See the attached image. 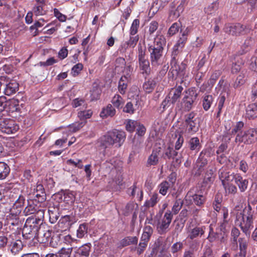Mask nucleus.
Returning <instances> with one entry per match:
<instances>
[{
	"instance_id": "f257e3e1",
	"label": "nucleus",
	"mask_w": 257,
	"mask_h": 257,
	"mask_svg": "<svg viewBox=\"0 0 257 257\" xmlns=\"http://www.w3.org/2000/svg\"><path fill=\"white\" fill-rule=\"evenodd\" d=\"M239 206H236L234 211L236 213L235 223L241 228L242 231L249 236L251 230L253 228V215L254 211L248 205L243 210L240 209Z\"/></svg>"
},
{
	"instance_id": "f03ea898",
	"label": "nucleus",
	"mask_w": 257,
	"mask_h": 257,
	"mask_svg": "<svg viewBox=\"0 0 257 257\" xmlns=\"http://www.w3.org/2000/svg\"><path fill=\"white\" fill-rule=\"evenodd\" d=\"M125 139V133L117 130H113L108 132L105 135L101 137L98 140L99 146L105 149L117 144L120 147Z\"/></svg>"
},
{
	"instance_id": "7ed1b4c3",
	"label": "nucleus",
	"mask_w": 257,
	"mask_h": 257,
	"mask_svg": "<svg viewBox=\"0 0 257 257\" xmlns=\"http://www.w3.org/2000/svg\"><path fill=\"white\" fill-rule=\"evenodd\" d=\"M257 141V130L254 128L241 131L237 133L235 142L239 145L243 143L244 145H250Z\"/></svg>"
},
{
	"instance_id": "20e7f679",
	"label": "nucleus",
	"mask_w": 257,
	"mask_h": 257,
	"mask_svg": "<svg viewBox=\"0 0 257 257\" xmlns=\"http://www.w3.org/2000/svg\"><path fill=\"white\" fill-rule=\"evenodd\" d=\"M189 33V29L186 28L181 33V35L179 40L173 47L172 52V58H176V56L182 51L187 40V37Z\"/></svg>"
},
{
	"instance_id": "39448f33",
	"label": "nucleus",
	"mask_w": 257,
	"mask_h": 257,
	"mask_svg": "<svg viewBox=\"0 0 257 257\" xmlns=\"http://www.w3.org/2000/svg\"><path fill=\"white\" fill-rule=\"evenodd\" d=\"M19 125L13 120L0 118V131L7 134H14L19 130Z\"/></svg>"
},
{
	"instance_id": "423d86ee",
	"label": "nucleus",
	"mask_w": 257,
	"mask_h": 257,
	"mask_svg": "<svg viewBox=\"0 0 257 257\" xmlns=\"http://www.w3.org/2000/svg\"><path fill=\"white\" fill-rule=\"evenodd\" d=\"M225 33L232 36H239L246 33L245 27L239 23L226 25L223 29Z\"/></svg>"
},
{
	"instance_id": "0eeeda50",
	"label": "nucleus",
	"mask_w": 257,
	"mask_h": 257,
	"mask_svg": "<svg viewBox=\"0 0 257 257\" xmlns=\"http://www.w3.org/2000/svg\"><path fill=\"white\" fill-rule=\"evenodd\" d=\"M173 215L170 211L165 212L162 219L158 223L157 229L160 234L166 232L172 221Z\"/></svg>"
},
{
	"instance_id": "6e6552de",
	"label": "nucleus",
	"mask_w": 257,
	"mask_h": 257,
	"mask_svg": "<svg viewBox=\"0 0 257 257\" xmlns=\"http://www.w3.org/2000/svg\"><path fill=\"white\" fill-rule=\"evenodd\" d=\"M205 200V198L203 195L195 194L192 190L188 191L185 197V201L188 204H192L194 202L198 206L203 204Z\"/></svg>"
},
{
	"instance_id": "1a4fd4ad",
	"label": "nucleus",
	"mask_w": 257,
	"mask_h": 257,
	"mask_svg": "<svg viewBox=\"0 0 257 257\" xmlns=\"http://www.w3.org/2000/svg\"><path fill=\"white\" fill-rule=\"evenodd\" d=\"M163 50L160 48H157L150 46L149 51L150 52V58L153 65H158L161 63V58L163 55Z\"/></svg>"
},
{
	"instance_id": "9d476101",
	"label": "nucleus",
	"mask_w": 257,
	"mask_h": 257,
	"mask_svg": "<svg viewBox=\"0 0 257 257\" xmlns=\"http://www.w3.org/2000/svg\"><path fill=\"white\" fill-rule=\"evenodd\" d=\"M170 65V70L175 72L176 75H179L183 78L185 77L186 65L184 63L182 62L179 65L176 58H172Z\"/></svg>"
},
{
	"instance_id": "9b49d317",
	"label": "nucleus",
	"mask_w": 257,
	"mask_h": 257,
	"mask_svg": "<svg viewBox=\"0 0 257 257\" xmlns=\"http://www.w3.org/2000/svg\"><path fill=\"white\" fill-rule=\"evenodd\" d=\"M186 95L183 99V103L186 110L189 111L191 109L194 101L196 99L197 94L193 90H188Z\"/></svg>"
},
{
	"instance_id": "f8f14e48",
	"label": "nucleus",
	"mask_w": 257,
	"mask_h": 257,
	"mask_svg": "<svg viewBox=\"0 0 257 257\" xmlns=\"http://www.w3.org/2000/svg\"><path fill=\"white\" fill-rule=\"evenodd\" d=\"M116 65L115 70L119 71V67L123 68L122 72L123 73L124 75L127 76L128 78L130 76L131 73L133 70V68L132 67L131 65L128 64L126 65L125 59L121 57L116 59Z\"/></svg>"
},
{
	"instance_id": "ddd939ff",
	"label": "nucleus",
	"mask_w": 257,
	"mask_h": 257,
	"mask_svg": "<svg viewBox=\"0 0 257 257\" xmlns=\"http://www.w3.org/2000/svg\"><path fill=\"white\" fill-rule=\"evenodd\" d=\"M219 176L222 185L225 186L229 184L233 180L235 181L236 174L230 173L227 170L222 168L219 170Z\"/></svg>"
},
{
	"instance_id": "4468645a",
	"label": "nucleus",
	"mask_w": 257,
	"mask_h": 257,
	"mask_svg": "<svg viewBox=\"0 0 257 257\" xmlns=\"http://www.w3.org/2000/svg\"><path fill=\"white\" fill-rule=\"evenodd\" d=\"M36 4L34 5L32 13L37 16H43L47 13L45 0H36Z\"/></svg>"
},
{
	"instance_id": "2eb2a0df",
	"label": "nucleus",
	"mask_w": 257,
	"mask_h": 257,
	"mask_svg": "<svg viewBox=\"0 0 257 257\" xmlns=\"http://www.w3.org/2000/svg\"><path fill=\"white\" fill-rule=\"evenodd\" d=\"M39 241L44 243H47L50 242L52 245H53L52 240L54 239V237H51L52 232L49 230H42L41 228L37 231Z\"/></svg>"
},
{
	"instance_id": "dca6fc26",
	"label": "nucleus",
	"mask_w": 257,
	"mask_h": 257,
	"mask_svg": "<svg viewBox=\"0 0 257 257\" xmlns=\"http://www.w3.org/2000/svg\"><path fill=\"white\" fill-rule=\"evenodd\" d=\"M37 232V227L35 225L33 227L32 225L27 223L26 222L25 225L23 229V236L26 239H32Z\"/></svg>"
},
{
	"instance_id": "f3484780",
	"label": "nucleus",
	"mask_w": 257,
	"mask_h": 257,
	"mask_svg": "<svg viewBox=\"0 0 257 257\" xmlns=\"http://www.w3.org/2000/svg\"><path fill=\"white\" fill-rule=\"evenodd\" d=\"M183 89L181 86H178L171 89L168 97L170 99L171 103H175L180 98Z\"/></svg>"
},
{
	"instance_id": "a211bd4d",
	"label": "nucleus",
	"mask_w": 257,
	"mask_h": 257,
	"mask_svg": "<svg viewBox=\"0 0 257 257\" xmlns=\"http://www.w3.org/2000/svg\"><path fill=\"white\" fill-rule=\"evenodd\" d=\"M18 89L19 84L15 81H12L6 84L4 93L7 95H11L15 93Z\"/></svg>"
},
{
	"instance_id": "6ab92c4d",
	"label": "nucleus",
	"mask_w": 257,
	"mask_h": 257,
	"mask_svg": "<svg viewBox=\"0 0 257 257\" xmlns=\"http://www.w3.org/2000/svg\"><path fill=\"white\" fill-rule=\"evenodd\" d=\"M23 248V244L21 240H16L13 241L9 245V249L11 252L15 255L21 251Z\"/></svg>"
},
{
	"instance_id": "aec40b11",
	"label": "nucleus",
	"mask_w": 257,
	"mask_h": 257,
	"mask_svg": "<svg viewBox=\"0 0 257 257\" xmlns=\"http://www.w3.org/2000/svg\"><path fill=\"white\" fill-rule=\"evenodd\" d=\"M204 233V228L203 227H196L187 231V238L193 240L194 238L198 237L199 235H202Z\"/></svg>"
},
{
	"instance_id": "412c9836",
	"label": "nucleus",
	"mask_w": 257,
	"mask_h": 257,
	"mask_svg": "<svg viewBox=\"0 0 257 257\" xmlns=\"http://www.w3.org/2000/svg\"><path fill=\"white\" fill-rule=\"evenodd\" d=\"M246 116L249 119L257 117V102L248 105L246 110Z\"/></svg>"
},
{
	"instance_id": "4be33fe9",
	"label": "nucleus",
	"mask_w": 257,
	"mask_h": 257,
	"mask_svg": "<svg viewBox=\"0 0 257 257\" xmlns=\"http://www.w3.org/2000/svg\"><path fill=\"white\" fill-rule=\"evenodd\" d=\"M188 147L190 150L198 152L201 148L199 138L197 137L191 138L188 141Z\"/></svg>"
},
{
	"instance_id": "5701e85b",
	"label": "nucleus",
	"mask_w": 257,
	"mask_h": 257,
	"mask_svg": "<svg viewBox=\"0 0 257 257\" xmlns=\"http://www.w3.org/2000/svg\"><path fill=\"white\" fill-rule=\"evenodd\" d=\"M235 182L241 192H244L247 189L248 183V180L243 179L239 174H236Z\"/></svg>"
},
{
	"instance_id": "b1692460",
	"label": "nucleus",
	"mask_w": 257,
	"mask_h": 257,
	"mask_svg": "<svg viewBox=\"0 0 257 257\" xmlns=\"http://www.w3.org/2000/svg\"><path fill=\"white\" fill-rule=\"evenodd\" d=\"M115 109L113 107L111 104H108L105 107H104L100 115L101 117H107L108 116L112 117L115 114Z\"/></svg>"
},
{
	"instance_id": "393cba45",
	"label": "nucleus",
	"mask_w": 257,
	"mask_h": 257,
	"mask_svg": "<svg viewBox=\"0 0 257 257\" xmlns=\"http://www.w3.org/2000/svg\"><path fill=\"white\" fill-rule=\"evenodd\" d=\"M90 250V244H85L80 247L77 251V257H88Z\"/></svg>"
},
{
	"instance_id": "a878e982",
	"label": "nucleus",
	"mask_w": 257,
	"mask_h": 257,
	"mask_svg": "<svg viewBox=\"0 0 257 257\" xmlns=\"http://www.w3.org/2000/svg\"><path fill=\"white\" fill-rule=\"evenodd\" d=\"M166 43L165 37L162 35H158L154 39V45L151 46L163 50V47L165 45Z\"/></svg>"
},
{
	"instance_id": "bb28decb",
	"label": "nucleus",
	"mask_w": 257,
	"mask_h": 257,
	"mask_svg": "<svg viewBox=\"0 0 257 257\" xmlns=\"http://www.w3.org/2000/svg\"><path fill=\"white\" fill-rule=\"evenodd\" d=\"M139 67L142 73L149 74L150 72V62L148 59L139 60Z\"/></svg>"
},
{
	"instance_id": "cd10ccee",
	"label": "nucleus",
	"mask_w": 257,
	"mask_h": 257,
	"mask_svg": "<svg viewBox=\"0 0 257 257\" xmlns=\"http://www.w3.org/2000/svg\"><path fill=\"white\" fill-rule=\"evenodd\" d=\"M128 78L127 76L123 75L122 76L118 83V91L121 94H124L125 90L127 88V83L128 82Z\"/></svg>"
},
{
	"instance_id": "c85d7f7f",
	"label": "nucleus",
	"mask_w": 257,
	"mask_h": 257,
	"mask_svg": "<svg viewBox=\"0 0 257 257\" xmlns=\"http://www.w3.org/2000/svg\"><path fill=\"white\" fill-rule=\"evenodd\" d=\"M159 153L157 151L153 150L151 155L149 157L147 160V164L149 166H155L159 161Z\"/></svg>"
},
{
	"instance_id": "c756f323",
	"label": "nucleus",
	"mask_w": 257,
	"mask_h": 257,
	"mask_svg": "<svg viewBox=\"0 0 257 257\" xmlns=\"http://www.w3.org/2000/svg\"><path fill=\"white\" fill-rule=\"evenodd\" d=\"M188 120L186 122V131L190 134H193L198 131L199 125L193 120Z\"/></svg>"
},
{
	"instance_id": "7c9ffc66",
	"label": "nucleus",
	"mask_w": 257,
	"mask_h": 257,
	"mask_svg": "<svg viewBox=\"0 0 257 257\" xmlns=\"http://www.w3.org/2000/svg\"><path fill=\"white\" fill-rule=\"evenodd\" d=\"M111 103L114 106L119 109L122 107L124 100L120 95L115 94L111 99Z\"/></svg>"
},
{
	"instance_id": "2f4dec72",
	"label": "nucleus",
	"mask_w": 257,
	"mask_h": 257,
	"mask_svg": "<svg viewBox=\"0 0 257 257\" xmlns=\"http://www.w3.org/2000/svg\"><path fill=\"white\" fill-rule=\"evenodd\" d=\"M9 166L4 162H0V179L3 180L6 178L10 172Z\"/></svg>"
},
{
	"instance_id": "473e14b6",
	"label": "nucleus",
	"mask_w": 257,
	"mask_h": 257,
	"mask_svg": "<svg viewBox=\"0 0 257 257\" xmlns=\"http://www.w3.org/2000/svg\"><path fill=\"white\" fill-rule=\"evenodd\" d=\"M72 106L74 108L80 107V109H83L87 108V104L84 99L77 98L72 101Z\"/></svg>"
},
{
	"instance_id": "72a5a7b5",
	"label": "nucleus",
	"mask_w": 257,
	"mask_h": 257,
	"mask_svg": "<svg viewBox=\"0 0 257 257\" xmlns=\"http://www.w3.org/2000/svg\"><path fill=\"white\" fill-rule=\"evenodd\" d=\"M92 111L91 109L80 110L78 112V117L81 120H84L86 119L89 118L92 115Z\"/></svg>"
},
{
	"instance_id": "f704fd0d",
	"label": "nucleus",
	"mask_w": 257,
	"mask_h": 257,
	"mask_svg": "<svg viewBox=\"0 0 257 257\" xmlns=\"http://www.w3.org/2000/svg\"><path fill=\"white\" fill-rule=\"evenodd\" d=\"M12 196L13 200L11 201L14 203V205L16 208L21 207L23 206L25 198L23 196L15 195V196H14V194H12Z\"/></svg>"
},
{
	"instance_id": "c9c22d12",
	"label": "nucleus",
	"mask_w": 257,
	"mask_h": 257,
	"mask_svg": "<svg viewBox=\"0 0 257 257\" xmlns=\"http://www.w3.org/2000/svg\"><path fill=\"white\" fill-rule=\"evenodd\" d=\"M138 240V239L136 236H127L121 240L120 244L123 246L130 244H136L137 243Z\"/></svg>"
},
{
	"instance_id": "e433bc0d",
	"label": "nucleus",
	"mask_w": 257,
	"mask_h": 257,
	"mask_svg": "<svg viewBox=\"0 0 257 257\" xmlns=\"http://www.w3.org/2000/svg\"><path fill=\"white\" fill-rule=\"evenodd\" d=\"M213 101V99L212 95H206L203 97L202 105L205 110L207 111L210 108Z\"/></svg>"
},
{
	"instance_id": "4c0bfd02",
	"label": "nucleus",
	"mask_w": 257,
	"mask_h": 257,
	"mask_svg": "<svg viewBox=\"0 0 257 257\" xmlns=\"http://www.w3.org/2000/svg\"><path fill=\"white\" fill-rule=\"evenodd\" d=\"M155 85L156 83L154 80L149 79L144 83L143 89L147 93H150L154 90Z\"/></svg>"
},
{
	"instance_id": "58836bf2",
	"label": "nucleus",
	"mask_w": 257,
	"mask_h": 257,
	"mask_svg": "<svg viewBox=\"0 0 257 257\" xmlns=\"http://www.w3.org/2000/svg\"><path fill=\"white\" fill-rule=\"evenodd\" d=\"M158 202V195L157 193H154L152 195L151 198L147 200L144 205L147 207H151L154 206Z\"/></svg>"
},
{
	"instance_id": "ea45409f",
	"label": "nucleus",
	"mask_w": 257,
	"mask_h": 257,
	"mask_svg": "<svg viewBox=\"0 0 257 257\" xmlns=\"http://www.w3.org/2000/svg\"><path fill=\"white\" fill-rule=\"evenodd\" d=\"M87 225L86 224L83 223L79 225L77 230V236L78 238H82L87 233Z\"/></svg>"
},
{
	"instance_id": "a19ab883",
	"label": "nucleus",
	"mask_w": 257,
	"mask_h": 257,
	"mask_svg": "<svg viewBox=\"0 0 257 257\" xmlns=\"http://www.w3.org/2000/svg\"><path fill=\"white\" fill-rule=\"evenodd\" d=\"M170 187V183L166 181L162 182L158 186L159 189V193L163 196H165L167 193V191Z\"/></svg>"
},
{
	"instance_id": "79ce46f5",
	"label": "nucleus",
	"mask_w": 257,
	"mask_h": 257,
	"mask_svg": "<svg viewBox=\"0 0 257 257\" xmlns=\"http://www.w3.org/2000/svg\"><path fill=\"white\" fill-rule=\"evenodd\" d=\"M138 59L139 60L147 59L146 55V48L144 44L139 43L138 45Z\"/></svg>"
},
{
	"instance_id": "37998d69",
	"label": "nucleus",
	"mask_w": 257,
	"mask_h": 257,
	"mask_svg": "<svg viewBox=\"0 0 257 257\" xmlns=\"http://www.w3.org/2000/svg\"><path fill=\"white\" fill-rule=\"evenodd\" d=\"M139 122L136 120L128 119L127 120L125 124V128L127 131L132 133L135 131Z\"/></svg>"
},
{
	"instance_id": "c03bdc74",
	"label": "nucleus",
	"mask_w": 257,
	"mask_h": 257,
	"mask_svg": "<svg viewBox=\"0 0 257 257\" xmlns=\"http://www.w3.org/2000/svg\"><path fill=\"white\" fill-rule=\"evenodd\" d=\"M139 25L140 21L138 19H135L133 21L130 30V35L134 36L138 33Z\"/></svg>"
},
{
	"instance_id": "a18cd8bd",
	"label": "nucleus",
	"mask_w": 257,
	"mask_h": 257,
	"mask_svg": "<svg viewBox=\"0 0 257 257\" xmlns=\"http://www.w3.org/2000/svg\"><path fill=\"white\" fill-rule=\"evenodd\" d=\"M83 65L82 63H78L75 65L71 69V74L73 76L79 75L83 69Z\"/></svg>"
},
{
	"instance_id": "49530a36",
	"label": "nucleus",
	"mask_w": 257,
	"mask_h": 257,
	"mask_svg": "<svg viewBox=\"0 0 257 257\" xmlns=\"http://www.w3.org/2000/svg\"><path fill=\"white\" fill-rule=\"evenodd\" d=\"M72 251V247H63L58 251L59 257H70Z\"/></svg>"
},
{
	"instance_id": "de8ad7c7",
	"label": "nucleus",
	"mask_w": 257,
	"mask_h": 257,
	"mask_svg": "<svg viewBox=\"0 0 257 257\" xmlns=\"http://www.w3.org/2000/svg\"><path fill=\"white\" fill-rule=\"evenodd\" d=\"M42 220L36 217V216L35 217V218H29L26 220L27 223L32 224L33 227L35 225V227H37V229L38 228V226L42 223ZM38 230L37 229V231Z\"/></svg>"
},
{
	"instance_id": "09e8293b",
	"label": "nucleus",
	"mask_w": 257,
	"mask_h": 257,
	"mask_svg": "<svg viewBox=\"0 0 257 257\" xmlns=\"http://www.w3.org/2000/svg\"><path fill=\"white\" fill-rule=\"evenodd\" d=\"M15 213H11L8 216H7V219L8 221L12 225H14L17 223L18 221V214L20 212V210H18Z\"/></svg>"
},
{
	"instance_id": "8fccbe9b",
	"label": "nucleus",
	"mask_w": 257,
	"mask_h": 257,
	"mask_svg": "<svg viewBox=\"0 0 257 257\" xmlns=\"http://www.w3.org/2000/svg\"><path fill=\"white\" fill-rule=\"evenodd\" d=\"M183 205V201L181 199H178L176 200L174 205L172 207V211L174 214L178 213Z\"/></svg>"
},
{
	"instance_id": "3c124183",
	"label": "nucleus",
	"mask_w": 257,
	"mask_h": 257,
	"mask_svg": "<svg viewBox=\"0 0 257 257\" xmlns=\"http://www.w3.org/2000/svg\"><path fill=\"white\" fill-rule=\"evenodd\" d=\"M225 96L224 95L220 94L218 97L217 100V109H218V115L220 114L221 112L222 109L224 106V103L225 101Z\"/></svg>"
},
{
	"instance_id": "603ef678",
	"label": "nucleus",
	"mask_w": 257,
	"mask_h": 257,
	"mask_svg": "<svg viewBox=\"0 0 257 257\" xmlns=\"http://www.w3.org/2000/svg\"><path fill=\"white\" fill-rule=\"evenodd\" d=\"M175 137L177 138V140L175 143V148L176 150H178L181 148L184 143V138L178 132L177 134L175 133Z\"/></svg>"
},
{
	"instance_id": "864d4df0",
	"label": "nucleus",
	"mask_w": 257,
	"mask_h": 257,
	"mask_svg": "<svg viewBox=\"0 0 257 257\" xmlns=\"http://www.w3.org/2000/svg\"><path fill=\"white\" fill-rule=\"evenodd\" d=\"M243 64L241 60H237L236 62L233 63L231 68L232 73H236L240 71L241 65Z\"/></svg>"
},
{
	"instance_id": "5fc2aeb1",
	"label": "nucleus",
	"mask_w": 257,
	"mask_h": 257,
	"mask_svg": "<svg viewBox=\"0 0 257 257\" xmlns=\"http://www.w3.org/2000/svg\"><path fill=\"white\" fill-rule=\"evenodd\" d=\"M218 4L216 2H213L205 9V12L208 14H211L218 9Z\"/></svg>"
},
{
	"instance_id": "6e6d98bb",
	"label": "nucleus",
	"mask_w": 257,
	"mask_h": 257,
	"mask_svg": "<svg viewBox=\"0 0 257 257\" xmlns=\"http://www.w3.org/2000/svg\"><path fill=\"white\" fill-rule=\"evenodd\" d=\"M179 28H180V26H179V24H178L177 23H174L171 26V27L169 28L168 32V34L170 36H172L174 35L177 32H178Z\"/></svg>"
},
{
	"instance_id": "4d7b16f0",
	"label": "nucleus",
	"mask_w": 257,
	"mask_h": 257,
	"mask_svg": "<svg viewBox=\"0 0 257 257\" xmlns=\"http://www.w3.org/2000/svg\"><path fill=\"white\" fill-rule=\"evenodd\" d=\"M139 40V37L138 35H136V36L130 35V39L127 42L130 44V46L131 47L134 48L136 46Z\"/></svg>"
},
{
	"instance_id": "13d9d810",
	"label": "nucleus",
	"mask_w": 257,
	"mask_h": 257,
	"mask_svg": "<svg viewBox=\"0 0 257 257\" xmlns=\"http://www.w3.org/2000/svg\"><path fill=\"white\" fill-rule=\"evenodd\" d=\"M239 250L246 251L248 245V240L245 238H240L238 239Z\"/></svg>"
},
{
	"instance_id": "bf43d9fd",
	"label": "nucleus",
	"mask_w": 257,
	"mask_h": 257,
	"mask_svg": "<svg viewBox=\"0 0 257 257\" xmlns=\"http://www.w3.org/2000/svg\"><path fill=\"white\" fill-rule=\"evenodd\" d=\"M85 124V122H75L70 126L73 132H76L82 128Z\"/></svg>"
},
{
	"instance_id": "052dcab7",
	"label": "nucleus",
	"mask_w": 257,
	"mask_h": 257,
	"mask_svg": "<svg viewBox=\"0 0 257 257\" xmlns=\"http://www.w3.org/2000/svg\"><path fill=\"white\" fill-rule=\"evenodd\" d=\"M81 160L79 159H76L75 161L69 159L67 160V163L68 165H73L75 167H77L80 169H82L83 167V165L81 164Z\"/></svg>"
},
{
	"instance_id": "680f3d73",
	"label": "nucleus",
	"mask_w": 257,
	"mask_h": 257,
	"mask_svg": "<svg viewBox=\"0 0 257 257\" xmlns=\"http://www.w3.org/2000/svg\"><path fill=\"white\" fill-rule=\"evenodd\" d=\"M63 200L68 204H72L74 201L73 195L71 193L64 194Z\"/></svg>"
},
{
	"instance_id": "e2e57ef3",
	"label": "nucleus",
	"mask_w": 257,
	"mask_h": 257,
	"mask_svg": "<svg viewBox=\"0 0 257 257\" xmlns=\"http://www.w3.org/2000/svg\"><path fill=\"white\" fill-rule=\"evenodd\" d=\"M54 16L60 21V22H64L66 20V16L62 13H61L59 10L57 9H54Z\"/></svg>"
},
{
	"instance_id": "0e129e2a",
	"label": "nucleus",
	"mask_w": 257,
	"mask_h": 257,
	"mask_svg": "<svg viewBox=\"0 0 257 257\" xmlns=\"http://www.w3.org/2000/svg\"><path fill=\"white\" fill-rule=\"evenodd\" d=\"M226 193L235 194L237 191V188L232 184H228L223 186Z\"/></svg>"
},
{
	"instance_id": "69168bd1",
	"label": "nucleus",
	"mask_w": 257,
	"mask_h": 257,
	"mask_svg": "<svg viewBox=\"0 0 257 257\" xmlns=\"http://www.w3.org/2000/svg\"><path fill=\"white\" fill-rule=\"evenodd\" d=\"M137 133L136 134L139 136H143L145 135L146 129L144 125L141 124L140 122L138 123L137 127Z\"/></svg>"
},
{
	"instance_id": "338daca9",
	"label": "nucleus",
	"mask_w": 257,
	"mask_h": 257,
	"mask_svg": "<svg viewBox=\"0 0 257 257\" xmlns=\"http://www.w3.org/2000/svg\"><path fill=\"white\" fill-rule=\"evenodd\" d=\"M244 123L242 121L237 122L234 126L233 128L231 131L232 134L240 132V131L243 128Z\"/></svg>"
},
{
	"instance_id": "774afa93",
	"label": "nucleus",
	"mask_w": 257,
	"mask_h": 257,
	"mask_svg": "<svg viewBox=\"0 0 257 257\" xmlns=\"http://www.w3.org/2000/svg\"><path fill=\"white\" fill-rule=\"evenodd\" d=\"M177 154L178 153L170 147H168L165 152V155L169 159L173 158L175 156H176Z\"/></svg>"
}]
</instances>
